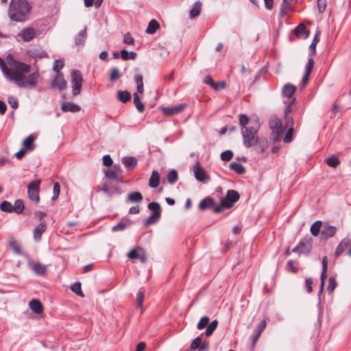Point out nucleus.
Listing matches in <instances>:
<instances>
[{
	"label": "nucleus",
	"mask_w": 351,
	"mask_h": 351,
	"mask_svg": "<svg viewBox=\"0 0 351 351\" xmlns=\"http://www.w3.org/2000/svg\"><path fill=\"white\" fill-rule=\"evenodd\" d=\"M7 62L14 72V75L10 81H14L18 86L25 88H33L36 86L40 77L38 72H34L27 76L25 75L31 71L29 65L16 61L10 56L7 57Z\"/></svg>",
	"instance_id": "f257e3e1"
},
{
	"label": "nucleus",
	"mask_w": 351,
	"mask_h": 351,
	"mask_svg": "<svg viewBox=\"0 0 351 351\" xmlns=\"http://www.w3.org/2000/svg\"><path fill=\"white\" fill-rule=\"evenodd\" d=\"M32 9V5L27 0H11L8 16L12 21L23 23L29 19Z\"/></svg>",
	"instance_id": "f03ea898"
},
{
	"label": "nucleus",
	"mask_w": 351,
	"mask_h": 351,
	"mask_svg": "<svg viewBox=\"0 0 351 351\" xmlns=\"http://www.w3.org/2000/svg\"><path fill=\"white\" fill-rule=\"evenodd\" d=\"M258 127L249 126L242 130L243 145L246 148L255 147L257 153L262 154L268 148V141L265 137H258Z\"/></svg>",
	"instance_id": "7ed1b4c3"
},
{
	"label": "nucleus",
	"mask_w": 351,
	"mask_h": 351,
	"mask_svg": "<svg viewBox=\"0 0 351 351\" xmlns=\"http://www.w3.org/2000/svg\"><path fill=\"white\" fill-rule=\"evenodd\" d=\"M239 193L234 190H228L226 195L221 198L220 205L216 206L214 208L213 212L215 213H220L223 210V208H230L234 206V204L239 199Z\"/></svg>",
	"instance_id": "20e7f679"
},
{
	"label": "nucleus",
	"mask_w": 351,
	"mask_h": 351,
	"mask_svg": "<svg viewBox=\"0 0 351 351\" xmlns=\"http://www.w3.org/2000/svg\"><path fill=\"white\" fill-rule=\"evenodd\" d=\"M269 128L271 130V138L274 142L280 141V134L283 131L282 121L277 117H274L269 122Z\"/></svg>",
	"instance_id": "39448f33"
},
{
	"label": "nucleus",
	"mask_w": 351,
	"mask_h": 351,
	"mask_svg": "<svg viewBox=\"0 0 351 351\" xmlns=\"http://www.w3.org/2000/svg\"><path fill=\"white\" fill-rule=\"evenodd\" d=\"M83 78L79 70H74L71 73L72 93L74 96L80 94Z\"/></svg>",
	"instance_id": "423d86ee"
},
{
	"label": "nucleus",
	"mask_w": 351,
	"mask_h": 351,
	"mask_svg": "<svg viewBox=\"0 0 351 351\" xmlns=\"http://www.w3.org/2000/svg\"><path fill=\"white\" fill-rule=\"evenodd\" d=\"M97 191L104 192L108 197H112L114 195L121 194L119 187L116 184H114V183L110 180L104 181L103 186L100 188L98 187Z\"/></svg>",
	"instance_id": "0eeeda50"
},
{
	"label": "nucleus",
	"mask_w": 351,
	"mask_h": 351,
	"mask_svg": "<svg viewBox=\"0 0 351 351\" xmlns=\"http://www.w3.org/2000/svg\"><path fill=\"white\" fill-rule=\"evenodd\" d=\"M40 180H36L31 182L28 185L27 193L29 198L36 203L39 202V185Z\"/></svg>",
	"instance_id": "6e6552de"
},
{
	"label": "nucleus",
	"mask_w": 351,
	"mask_h": 351,
	"mask_svg": "<svg viewBox=\"0 0 351 351\" xmlns=\"http://www.w3.org/2000/svg\"><path fill=\"white\" fill-rule=\"evenodd\" d=\"M123 171L119 165H114L112 169L104 170L106 177L108 179L114 180L117 182H123Z\"/></svg>",
	"instance_id": "1a4fd4ad"
},
{
	"label": "nucleus",
	"mask_w": 351,
	"mask_h": 351,
	"mask_svg": "<svg viewBox=\"0 0 351 351\" xmlns=\"http://www.w3.org/2000/svg\"><path fill=\"white\" fill-rule=\"evenodd\" d=\"M194 176L195 179L202 183H207L210 178L206 174L205 170L201 167L199 162H197L193 167Z\"/></svg>",
	"instance_id": "9d476101"
},
{
	"label": "nucleus",
	"mask_w": 351,
	"mask_h": 351,
	"mask_svg": "<svg viewBox=\"0 0 351 351\" xmlns=\"http://www.w3.org/2000/svg\"><path fill=\"white\" fill-rule=\"evenodd\" d=\"M38 36V31L33 27H26L21 29L18 36L24 42H29Z\"/></svg>",
	"instance_id": "9b49d317"
},
{
	"label": "nucleus",
	"mask_w": 351,
	"mask_h": 351,
	"mask_svg": "<svg viewBox=\"0 0 351 351\" xmlns=\"http://www.w3.org/2000/svg\"><path fill=\"white\" fill-rule=\"evenodd\" d=\"M51 86L52 88H58L60 90H64L66 88L67 82L62 73L56 74L55 78L51 82Z\"/></svg>",
	"instance_id": "f8f14e48"
},
{
	"label": "nucleus",
	"mask_w": 351,
	"mask_h": 351,
	"mask_svg": "<svg viewBox=\"0 0 351 351\" xmlns=\"http://www.w3.org/2000/svg\"><path fill=\"white\" fill-rule=\"evenodd\" d=\"M313 239L311 237H305L300 241V247L301 251L300 254L309 255L312 250Z\"/></svg>",
	"instance_id": "ddd939ff"
},
{
	"label": "nucleus",
	"mask_w": 351,
	"mask_h": 351,
	"mask_svg": "<svg viewBox=\"0 0 351 351\" xmlns=\"http://www.w3.org/2000/svg\"><path fill=\"white\" fill-rule=\"evenodd\" d=\"M185 107L186 104H180L171 107H162L161 110L166 115L172 116L181 112Z\"/></svg>",
	"instance_id": "4468645a"
},
{
	"label": "nucleus",
	"mask_w": 351,
	"mask_h": 351,
	"mask_svg": "<svg viewBox=\"0 0 351 351\" xmlns=\"http://www.w3.org/2000/svg\"><path fill=\"white\" fill-rule=\"evenodd\" d=\"M337 228L333 226L324 224L321 230L322 239H327L336 234Z\"/></svg>",
	"instance_id": "2eb2a0df"
},
{
	"label": "nucleus",
	"mask_w": 351,
	"mask_h": 351,
	"mask_svg": "<svg viewBox=\"0 0 351 351\" xmlns=\"http://www.w3.org/2000/svg\"><path fill=\"white\" fill-rule=\"evenodd\" d=\"M215 207H216L215 202L214 199L210 197H207L204 198L199 202L198 205L199 210L202 211L206 210L208 208H213V210Z\"/></svg>",
	"instance_id": "dca6fc26"
},
{
	"label": "nucleus",
	"mask_w": 351,
	"mask_h": 351,
	"mask_svg": "<svg viewBox=\"0 0 351 351\" xmlns=\"http://www.w3.org/2000/svg\"><path fill=\"white\" fill-rule=\"evenodd\" d=\"M61 110L64 112H77L81 110V107L79 105L73 103L64 102L61 105Z\"/></svg>",
	"instance_id": "f3484780"
},
{
	"label": "nucleus",
	"mask_w": 351,
	"mask_h": 351,
	"mask_svg": "<svg viewBox=\"0 0 351 351\" xmlns=\"http://www.w3.org/2000/svg\"><path fill=\"white\" fill-rule=\"evenodd\" d=\"M47 229V223L45 221H41L34 230V239L36 241H40L43 233Z\"/></svg>",
	"instance_id": "a211bd4d"
},
{
	"label": "nucleus",
	"mask_w": 351,
	"mask_h": 351,
	"mask_svg": "<svg viewBox=\"0 0 351 351\" xmlns=\"http://www.w3.org/2000/svg\"><path fill=\"white\" fill-rule=\"evenodd\" d=\"M122 162L129 171L133 170L137 165V160L134 157H123Z\"/></svg>",
	"instance_id": "6ab92c4d"
},
{
	"label": "nucleus",
	"mask_w": 351,
	"mask_h": 351,
	"mask_svg": "<svg viewBox=\"0 0 351 351\" xmlns=\"http://www.w3.org/2000/svg\"><path fill=\"white\" fill-rule=\"evenodd\" d=\"M32 269L38 276H45L47 273V266L38 262L33 264Z\"/></svg>",
	"instance_id": "aec40b11"
},
{
	"label": "nucleus",
	"mask_w": 351,
	"mask_h": 351,
	"mask_svg": "<svg viewBox=\"0 0 351 351\" xmlns=\"http://www.w3.org/2000/svg\"><path fill=\"white\" fill-rule=\"evenodd\" d=\"M143 197L140 192H131L128 195L126 202L132 203H139L143 201Z\"/></svg>",
	"instance_id": "412c9836"
},
{
	"label": "nucleus",
	"mask_w": 351,
	"mask_h": 351,
	"mask_svg": "<svg viewBox=\"0 0 351 351\" xmlns=\"http://www.w3.org/2000/svg\"><path fill=\"white\" fill-rule=\"evenodd\" d=\"M295 34L298 37H303L306 38L309 35V30H308L304 24L298 25L294 29Z\"/></svg>",
	"instance_id": "4be33fe9"
},
{
	"label": "nucleus",
	"mask_w": 351,
	"mask_h": 351,
	"mask_svg": "<svg viewBox=\"0 0 351 351\" xmlns=\"http://www.w3.org/2000/svg\"><path fill=\"white\" fill-rule=\"evenodd\" d=\"M350 241L349 239H343L339 243V245H337V247L336 248V250L335 252V256H338L340 254H341L345 251L346 247L350 245Z\"/></svg>",
	"instance_id": "5701e85b"
},
{
	"label": "nucleus",
	"mask_w": 351,
	"mask_h": 351,
	"mask_svg": "<svg viewBox=\"0 0 351 351\" xmlns=\"http://www.w3.org/2000/svg\"><path fill=\"white\" fill-rule=\"evenodd\" d=\"M296 87L291 84H287L282 88V93L288 98H291L294 95Z\"/></svg>",
	"instance_id": "b1692460"
},
{
	"label": "nucleus",
	"mask_w": 351,
	"mask_h": 351,
	"mask_svg": "<svg viewBox=\"0 0 351 351\" xmlns=\"http://www.w3.org/2000/svg\"><path fill=\"white\" fill-rule=\"evenodd\" d=\"M29 306L30 309L35 313L39 314L43 311V305L38 300H32L29 302Z\"/></svg>",
	"instance_id": "393cba45"
},
{
	"label": "nucleus",
	"mask_w": 351,
	"mask_h": 351,
	"mask_svg": "<svg viewBox=\"0 0 351 351\" xmlns=\"http://www.w3.org/2000/svg\"><path fill=\"white\" fill-rule=\"evenodd\" d=\"M160 174L156 171H153L149 178V186L152 188H156L159 185Z\"/></svg>",
	"instance_id": "a878e982"
},
{
	"label": "nucleus",
	"mask_w": 351,
	"mask_h": 351,
	"mask_svg": "<svg viewBox=\"0 0 351 351\" xmlns=\"http://www.w3.org/2000/svg\"><path fill=\"white\" fill-rule=\"evenodd\" d=\"M0 68L5 75V76L9 80H11L12 77L14 75V72L12 71L11 68L8 69V66L5 64L3 59L0 58Z\"/></svg>",
	"instance_id": "bb28decb"
},
{
	"label": "nucleus",
	"mask_w": 351,
	"mask_h": 351,
	"mask_svg": "<svg viewBox=\"0 0 351 351\" xmlns=\"http://www.w3.org/2000/svg\"><path fill=\"white\" fill-rule=\"evenodd\" d=\"M87 37L86 28L85 27L80 32L75 38V42L76 45H84Z\"/></svg>",
	"instance_id": "cd10ccee"
},
{
	"label": "nucleus",
	"mask_w": 351,
	"mask_h": 351,
	"mask_svg": "<svg viewBox=\"0 0 351 351\" xmlns=\"http://www.w3.org/2000/svg\"><path fill=\"white\" fill-rule=\"evenodd\" d=\"M131 223H132L131 221H128V220L125 221V220L122 219L119 223H117L116 226H114L112 228V232L123 231Z\"/></svg>",
	"instance_id": "c85d7f7f"
},
{
	"label": "nucleus",
	"mask_w": 351,
	"mask_h": 351,
	"mask_svg": "<svg viewBox=\"0 0 351 351\" xmlns=\"http://www.w3.org/2000/svg\"><path fill=\"white\" fill-rule=\"evenodd\" d=\"M322 228V222L321 221H315L311 226V233L313 236L317 237L321 232Z\"/></svg>",
	"instance_id": "c756f323"
},
{
	"label": "nucleus",
	"mask_w": 351,
	"mask_h": 351,
	"mask_svg": "<svg viewBox=\"0 0 351 351\" xmlns=\"http://www.w3.org/2000/svg\"><path fill=\"white\" fill-rule=\"evenodd\" d=\"M35 140V137L33 135L28 136L26 138L24 139L23 145L25 147L27 150L32 151L34 149V141Z\"/></svg>",
	"instance_id": "7c9ffc66"
},
{
	"label": "nucleus",
	"mask_w": 351,
	"mask_h": 351,
	"mask_svg": "<svg viewBox=\"0 0 351 351\" xmlns=\"http://www.w3.org/2000/svg\"><path fill=\"white\" fill-rule=\"evenodd\" d=\"M202 8V3L200 1H196L193 5V7L189 12L190 17L191 19L195 18L199 15Z\"/></svg>",
	"instance_id": "2f4dec72"
},
{
	"label": "nucleus",
	"mask_w": 351,
	"mask_h": 351,
	"mask_svg": "<svg viewBox=\"0 0 351 351\" xmlns=\"http://www.w3.org/2000/svg\"><path fill=\"white\" fill-rule=\"evenodd\" d=\"M159 23L155 19H152L148 24L146 32L149 34H153L159 28Z\"/></svg>",
	"instance_id": "473e14b6"
},
{
	"label": "nucleus",
	"mask_w": 351,
	"mask_h": 351,
	"mask_svg": "<svg viewBox=\"0 0 351 351\" xmlns=\"http://www.w3.org/2000/svg\"><path fill=\"white\" fill-rule=\"evenodd\" d=\"M160 213H158V212L152 213V214L145 220V226H149L151 224L156 223L160 219Z\"/></svg>",
	"instance_id": "72a5a7b5"
},
{
	"label": "nucleus",
	"mask_w": 351,
	"mask_h": 351,
	"mask_svg": "<svg viewBox=\"0 0 351 351\" xmlns=\"http://www.w3.org/2000/svg\"><path fill=\"white\" fill-rule=\"evenodd\" d=\"M325 162L330 167L336 168L339 164L340 161L335 155H332L325 159Z\"/></svg>",
	"instance_id": "f704fd0d"
},
{
	"label": "nucleus",
	"mask_w": 351,
	"mask_h": 351,
	"mask_svg": "<svg viewBox=\"0 0 351 351\" xmlns=\"http://www.w3.org/2000/svg\"><path fill=\"white\" fill-rule=\"evenodd\" d=\"M230 169L236 171L239 174H243L245 172L244 166L239 162H232L230 164Z\"/></svg>",
	"instance_id": "c9c22d12"
},
{
	"label": "nucleus",
	"mask_w": 351,
	"mask_h": 351,
	"mask_svg": "<svg viewBox=\"0 0 351 351\" xmlns=\"http://www.w3.org/2000/svg\"><path fill=\"white\" fill-rule=\"evenodd\" d=\"M117 95L118 99L123 103H127L131 99V94L127 90H119Z\"/></svg>",
	"instance_id": "e433bc0d"
},
{
	"label": "nucleus",
	"mask_w": 351,
	"mask_h": 351,
	"mask_svg": "<svg viewBox=\"0 0 351 351\" xmlns=\"http://www.w3.org/2000/svg\"><path fill=\"white\" fill-rule=\"evenodd\" d=\"M143 77L141 75H137L135 76V82L136 84L137 93L138 94H142L144 91Z\"/></svg>",
	"instance_id": "4c0bfd02"
},
{
	"label": "nucleus",
	"mask_w": 351,
	"mask_h": 351,
	"mask_svg": "<svg viewBox=\"0 0 351 351\" xmlns=\"http://www.w3.org/2000/svg\"><path fill=\"white\" fill-rule=\"evenodd\" d=\"M134 104L139 112H143L145 110V106L141 101V98L138 93L134 94Z\"/></svg>",
	"instance_id": "58836bf2"
},
{
	"label": "nucleus",
	"mask_w": 351,
	"mask_h": 351,
	"mask_svg": "<svg viewBox=\"0 0 351 351\" xmlns=\"http://www.w3.org/2000/svg\"><path fill=\"white\" fill-rule=\"evenodd\" d=\"M25 208L24 202L22 199H19L15 201L13 205V211H14L17 214H21L23 213Z\"/></svg>",
	"instance_id": "ea45409f"
},
{
	"label": "nucleus",
	"mask_w": 351,
	"mask_h": 351,
	"mask_svg": "<svg viewBox=\"0 0 351 351\" xmlns=\"http://www.w3.org/2000/svg\"><path fill=\"white\" fill-rule=\"evenodd\" d=\"M178 179V172L175 169H171L167 174L168 182L171 184H175Z\"/></svg>",
	"instance_id": "a19ab883"
},
{
	"label": "nucleus",
	"mask_w": 351,
	"mask_h": 351,
	"mask_svg": "<svg viewBox=\"0 0 351 351\" xmlns=\"http://www.w3.org/2000/svg\"><path fill=\"white\" fill-rule=\"evenodd\" d=\"M218 326V321L217 319L213 320L211 323H210L207 328L205 331V335L207 337H210L213 333L214 330L217 328Z\"/></svg>",
	"instance_id": "79ce46f5"
},
{
	"label": "nucleus",
	"mask_w": 351,
	"mask_h": 351,
	"mask_svg": "<svg viewBox=\"0 0 351 351\" xmlns=\"http://www.w3.org/2000/svg\"><path fill=\"white\" fill-rule=\"evenodd\" d=\"M121 57L123 60H134L136 57V53L134 51L128 52L125 49H122L121 51Z\"/></svg>",
	"instance_id": "37998d69"
},
{
	"label": "nucleus",
	"mask_w": 351,
	"mask_h": 351,
	"mask_svg": "<svg viewBox=\"0 0 351 351\" xmlns=\"http://www.w3.org/2000/svg\"><path fill=\"white\" fill-rule=\"evenodd\" d=\"M239 124L241 127V130L245 128H249L247 125L249 123L250 119L248 117L244 114H240L239 115Z\"/></svg>",
	"instance_id": "c03bdc74"
},
{
	"label": "nucleus",
	"mask_w": 351,
	"mask_h": 351,
	"mask_svg": "<svg viewBox=\"0 0 351 351\" xmlns=\"http://www.w3.org/2000/svg\"><path fill=\"white\" fill-rule=\"evenodd\" d=\"M319 41V36L317 34L309 46L310 56H313L316 54V45Z\"/></svg>",
	"instance_id": "a18cd8bd"
},
{
	"label": "nucleus",
	"mask_w": 351,
	"mask_h": 351,
	"mask_svg": "<svg viewBox=\"0 0 351 351\" xmlns=\"http://www.w3.org/2000/svg\"><path fill=\"white\" fill-rule=\"evenodd\" d=\"M0 209L6 213H12L13 211V206L8 201H3L0 204Z\"/></svg>",
	"instance_id": "49530a36"
},
{
	"label": "nucleus",
	"mask_w": 351,
	"mask_h": 351,
	"mask_svg": "<svg viewBox=\"0 0 351 351\" xmlns=\"http://www.w3.org/2000/svg\"><path fill=\"white\" fill-rule=\"evenodd\" d=\"M140 249H142V248L137 247V248L132 249L128 253V254H127L128 257L132 260L137 259L140 256L139 255L141 252Z\"/></svg>",
	"instance_id": "de8ad7c7"
},
{
	"label": "nucleus",
	"mask_w": 351,
	"mask_h": 351,
	"mask_svg": "<svg viewBox=\"0 0 351 351\" xmlns=\"http://www.w3.org/2000/svg\"><path fill=\"white\" fill-rule=\"evenodd\" d=\"M210 318L208 316L202 317L197 324V328L199 330L204 329L209 324Z\"/></svg>",
	"instance_id": "09e8293b"
},
{
	"label": "nucleus",
	"mask_w": 351,
	"mask_h": 351,
	"mask_svg": "<svg viewBox=\"0 0 351 351\" xmlns=\"http://www.w3.org/2000/svg\"><path fill=\"white\" fill-rule=\"evenodd\" d=\"M71 289L72 291H73L76 295L84 297V293L81 289V283L79 282H77L74 283L71 287Z\"/></svg>",
	"instance_id": "8fccbe9b"
},
{
	"label": "nucleus",
	"mask_w": 351,
	"mask_h": 351,
	"mask_svg": "<svg viewBox=\"0 0 351 351\" xmlns=\"http://www.w3.org/2000/svg\"><path fill=\"white\" fill-rule=\"evenodd\" d=\"M148 208L152 210L153 213L158 212V213L161 214V207L159 203L154 202H151L147 206Z\"/></svg>",
	"instance_id": "3c124183"
},
{
	"label": "nucleus",
	"mask_w": 351,
	"mask_h": 351,
	"mask_svg": "<svg viewBox=\"0 0 351 351\" xmlns=\"http://www.w3.org/2000/svg\"><path fill=\"white\" fill-rule=\"evenodd\" d=\"M144 293L139 291L136 294V307L142 309Z\"/></svg>",
	"instance_id": "603ef678"
},
{
	"label": "nucleus",
	"mask_w": 351,
	"mask_h": 351,
	"mask_svg": "<svg viewBox=\"0 0 351 351\" xmlns=\"http://www.w3.org/2000/svg\"><path fill=\"white\" fill-rule=\"evenodd\" d=\"M285 118V128L290 129L293 128L294 121L292 116L284 117Z\"/></svg>",
	"instance_id": "864d4df0"
},
{
	"label": "nucleus",
	"mask_w": 351,
	"mask_h": 351,
	"mask_svg": "<svg viewBox=\"0 0 351 351\" xmlns=\"http://www.w3.org/2000/svg\"><path fill=\"white\" fill-rule=\"evenodd\" d=\"M337 287V282L334 277H330L328 280V285L327 287V291L329 293H332Z\"/></svg>",
	"instance_id": "5fc2aeb1"
},
{
	"label": "nucleus",
	"mask_w": 351,
	"mask_h": 351,
	"mask_svg": "<svg viewBox=\"0 0 351 351\" xmlns=\"http://www.w3.org/2000/svg\"><path fill=\"white\" fill-rule=\"evenodd\" d=\"M233 158V152L226 150L221 154V159L224 161H230Z\"/></svg>",
	"instance_id": "6e6d98bb"
},
{
	"label": "nucleus",
	"mask_w": 351,
	"mask_h": 351,
	"mask_svg": "<svg viewBox=\"0 0 351 351\" xmlns=\"http://www.w3.org/2000/svg\"><path fill=\"white\" fill-rule=\"evenodd\" d=\"M121 77L119 70L117 68H113L110 75V80L114 82Z\"/></svg>",
	"instance_id": "4d7b16f0"
},
{
	"label": "nucleus",
	"mask_w": 351,
	"mask_h": 351,
	"mask_svg": "<svg viewBox=\"0 0 351 351\" xmlns=\"http://www.w3.org/2000/svg\"><path fill=\"white\" fill-rule=\"evenodd\" d=\"M60 186L58 182H56L53 184V196L51 197L52 200H55L58 198L60 195Z\"/></svg>",
	"instance_id": "13d9d810"
},
{
	"label": "nucleus",
	"mask_w": 351,
	"mask_h": 351,
	"mask_svg": "<svg viewBox=\"0 0 351 351\" xmlns=\"http://www.w3.org/2000/svg\"><path fill=\"white\" fill-rule=\"evenodd\" d=\"M202 342V339L200 337H197L196 338H195L191 343V346H190V348L192 350H195L197 348H199L200 346V343Z\"/></svg>",
	"instance_id": "bf43d9fd"
},
{
	"label": "nucleus",
	"mask_w": 351,
	"mask_h": 351,
	"mask_svg": "<svg viewBox=\"0 0 351 351\" xmlns=\"http://www.w3.org/2000/svg\"><path fill=\"white\" fill-rule=\"evenodd\" d=\"M293 132H294L293 128L287 129V131L285 136L283 138L284 143H289L292 141V136H293Z\"/></svg>",
	"instance_id": "052dcab7"
},
{
	"label": "nucleus",
	"mask_w": 351,
	"mask_h": 351,
	"mask_svg": "<svg viewBox=\"0 0 351 351\" xmlns=\"http://www.w3.org/2000/svg\"><path fill=\"white\" fill-rule=\"evenodd\" d=\"M64 66V62L62 60H55L53 66V70L57 73H61L60 69H62Z\"/></svg>",
	"instance_id": "680f3d73"
},
{
	"label": "nucleus",
	"mask_w": 351,
	"mask_h": 351,
	"mask_svg": "<svg viewBox=\"0 0 351 351\" xmlns=\"http://www.w3.org/2000/svg\"><path fill=\"white\" fill-rule=\"evenodd\" d=\"M10 244L16 254H21L20 246L16 243V241L13 239L10 240Z\"/></svg>",
	"instance_id": "e2e57ef3"
},
{
	"label": "nucleus",
	"mask_w": 351,
	"mask_h": 351,
	"mask_svg": "<svg viewBox=\"0 0 351 351\" xmlns=\"http://www.w3.org/2000/svg\"><path fill=\"white\" fill-rule=\"evenodd\" d=\"M313 66H314V60H313V58L311 57L308 59V62L306 65V72L305 73H306L307 75L311 74V73L312 72Z\"/></svg>",
	"instance_id": "0e129e2a"
},
{
	"label": "nucleus",
	"mask_w": 351,
	"mask_h": 351,
	"mask_svg": "<svg viewBox=\"0 0 351 351\" xmlns=\"http://www.w3.org/2000/svg\"><path fill=\"white\" fill-rule=\"evenodd\" d=\"M123 43L127 45H134V40L130 33L128 32L124 35Z\"/></svg>",
	"instance_id": "69168bd1"
},
{
	"label": "nucleus",
	"mask_w": 351,
	"mask_h": 351,
	"mask_svg": "<svg viewBox=\"0 0 351 351\" xmlns=\"http://www.w3.org/2000/svg\"><path fill=\"white\" fill-rule=\"evenodd\" d=\"M295 99L293 98L292 101L289 103V104L286 107L284 111V117L291 116L290 113L293 110V105L295 103Z\"/></svg>",
	"instance_id": "338daca9"
},
{
	"label": "nucleus",
	"mask_w": 351,
	"mask_h": 351,
	"mask_svg": "<svg viewBox=\"0 0 351 351\" xmlns=\"http://www.w3.org/2000/svg\"><path fill=\"white\" fill-rule=\"evenodd\" d=\"M8 101L13 109H16L18 108L19 103L16 98L10 96L8 97Z\"/></svg>",
	"instance_id": "774afa93"
}]
</instances>
